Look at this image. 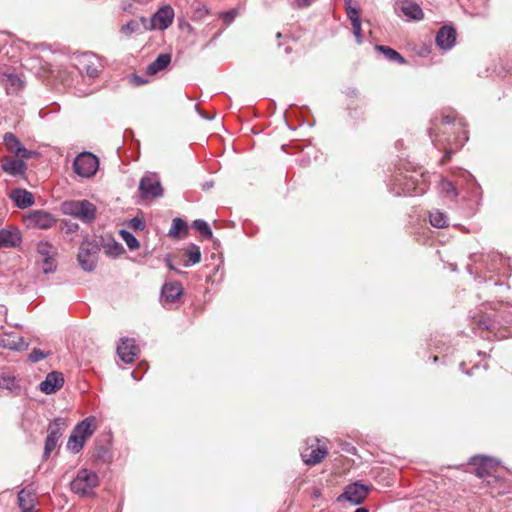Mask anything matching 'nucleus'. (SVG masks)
Masks as SVG:
<instances>
[{
  "instance_id": "1",
  "label": "nucleus",
  "mask_w": 512,
  "mask_h": 512,
  "mask_svg": "<svg viewBox=\"0 0 512 512\" xmlns=\"http://www.w3.org/2000/svg\"><path fill=\"white\" fill-rule=\"evenodd\" d=\"M464 182L467 194L463 196V199L467 201L469 209L466 215L471 217L475 214L480 204L481 188L477 184L475 178L468 171H463L461 178L457 179L456 182L443 179L440 182L439 188L444 197L452 200L459 195V190L464 189Z\"/></svg>"
},
{
  "instance_id": "2",
  "label": "nucleus",
  "mask_w": 512,
  "mask_h": 512,
  "mask_svg": "<svg viewBox=\"0 0 512 512\" xmlns=\"http://www.w3.org/2000/svg\"><path fill=\"white\" fill-rule=\"evenodd\" d=\"M455 117L451 115H445L441 119V126H443L442 135L436 133V128H429V136L432 140V143L438 150H444L445 154L441 158V164L446 163L450 160L451 155L455 153L457 150L462 148L465 142L468 140L467 131L463 130L458 132L453 138H444L443 135L447 133V127L454 125Z\"/></svg>"
},
{
  "instance_id": "3",
  "label": "nucleus",
  "mask_w": 512,
  "mask_h": 512,
  "mask_svg": "<svg viewBox=\"0 0 512 512\" xmlns=\"http://www.w3.org/2000/svg\"><path fill=\"white\" fill-rule=\"evenodd\" d=\"M388 187L395 196H418L426 192L428 185L422 174L415 171L404 173L398 169L390 179Z\"/></svg>"
},
{
  "instance_id": "4",
  "label": "nucleus",
  "mask_w": 512,
  "mask_h": 512,
  "mask_svg": "<svg viewBox=\"0 0 512 512\" xmlns=\"http://www.w3.org/2000/svg\"><path fill=\"white\" fill-rule=\"evenodd\" d=\"M472 264L467 265V270L471 275L482 271L500 273L506 265V260L501 254L495 251L488 253H473L470 255Z\"/></svg>"
},
{
  "instance_id": "5",
  "label": "nucleus",
  "mask_w": 512,
  "mask_h": 512,
  "mask_svg": "<svg viewBox=\"0 0 512 512\" xmlns=\"http://www.w3.org/2000/svg\"><path fill=\"white\" fill-rule=\"evenodd\" d=\"M99 477L92 470L81 468L70 483L71 491L81 497L94 495V490L99 486Z\"/></svg>"
},
{
  "instance_id": "6",
  "label": "nucleus",
  "mask_w": 512,
  "mask_h": 512,
  "mask_svg": "<svg viewBox=\"0 0 512 512\" xmlns=\"http://www.w3.org/2000/svg\"><path fill=\"white\" fill-rule=\"evenodd\" d=\"M62 211L85 224H91L96 219V206L88 200L65 201L62 204Z\"/></svg>"
},
{
  "instance_id": "7",
  "label": "nucleus",
  "mask_w": 512,
  "mask_h": 512,
  "mask_svg": "<svg viewBox=\"0 0 512 512\" xmlns=\"http://www.w3.org/2000/svg\"><path fill=\"white\" fill-rule=\"evenodd\" d=\"M100 246L95 241L85 240L79 247L77 260L80 267L86 272H92L96 268Z\"/></svg>"
},
{
  "instance_id": "8",
  "label": "nucleus",
  "mask_w": 512,
  "mask_h": 512,
  "mask_svg": "<svg viewBox=\"0 0 512 512\" xmlns=\"http://www.w3.org/2000/svg\"><path fill=\"white\" fill-rule=\"evenodd\" d=\"M372 486L360 481L350 483L344 487L342 494L337 497L338 502L347 501L352 505H361L368 497Z\"/></svg>"
},
{
  "instance_id": "9",
  "label": "nucleus",
  "mask_w": 512,
  "mask_h": 512,
  "mask_svg": "<svg viewBox=\"0 0 512 512\" xmlns=\"http://www.w3.org/2000/svg\"><path fill=\"white\" fill-rule=\"evenodd\" d=\"M66 427V421L61 417L55 418L53 421L49 423L47 429L48 434L45 439L44 451L42 455L43 460H48V458L51 455V452L56 448L57 443Z\"/></svg>"
},
{
  "instance_id": "10",
  "label": "nucleus",
  "mask_w": 512,
  "mask_h": 512,
  "mask_svg": "<svg viewBox=\"0 0 512 512\" xmlns=\"http://www.w3.org/2000/svg\"><path fill=\"white\" fill-rule=\"evenodd\" d=\"M98 165V158L90 152L80 153L73 161L74 172L85 178L95 175Z\"/></svg>"
},
{
  "instance_id": "11",
  "label": "nucleus",
  "mask_w": 512,
  "mask_h": 512,
  "mask_svg": "<svg viewBox=\"0 0 512 512\" xmlns=\"http://www.w3.org/2000/svg\"><path fill=\"white\" fill-rule=\"evenodd\" d=\"M139 191L141 197L144 199L158 198L163 195V188L161 186L158 176L154 173H146L139 182Z\"/></svg>"
},
{
  "instance_id": "12",
  "label": "nucleus",
  "mask_w": 512,
  "mask_h": 512,
  "mask_svg": "<svg viewBox=\"0 0 512 512\" xmlns=\"http://www.w3.org/2000/svg\"><path fill=\"white\" fill-rule=\"evenodd\" d=\"M56 218L43 210L31 211L25 218L27 227L35 229H49L56 224Z\"/></svg>"
},
{
  "instance_id": "13",
  "label": "nucleus",
  "mask_w": 512,
  "mask_h": 512,
  "mask_svg": "<svg viewBox=\"0 0 512 512\" xmlns=\"http://www.w3.org/2000/svg\"><path fill=\"white\" fill-rule=\"evenodd\" d=\"M310 441L311 444L301 451V458L305 464L313 466L322 461L327 454V449L319 446V440L317 438L311 439Z\"/></svg>"
},
{
  "instance_id": "14",
  "label": "nucleus",
  "mask_w": 512,
  "mask_h": 512,
  "mask_svg": "<svg viewBox=\"0 0 512 512\" xmlns=\"http://www.w3.org/2000/svg\"><path fill=\"white\" fill-rule=\"evenodd\" d=\"M174 10L170 5L160 7L151 17L148 22H151L154 29L166 30L174 20Z\"/></svg>"
},
{
  "instance_id": "15",
  "label": "nucleus",
  "mask_w": 512,
  "mask_h": 512,
  "mask_svg": "<svg viewBox=\"0 0 512 512\" xmlns=\"http://www.w3.org/2000/svg\"><path fill=\"white\" fill-rule=\"evenodd\" d=\"M139 352L140 349L132 338H122L117 346V354L126 364L134 362Z\"/></svg>"
},
{
  "instance_id": "16",
  "label": "nucleus",
  "mask_w": 512,
  "mask_h": 512,
  "mask_svg": "<svg viewBox=\"0 0 512 512\" xmlns=\"http://www.w3.org/2000/svg\"><path fill=\"white\" fill-rule=\"evenodd\" d=\"M150 30H153V25L151 22H148V18L144 16L138 19H132L120 27V33L125 37H130L133 34L140 35Z\"/></svg>"
},
{
  "instance_id": "17",
  "label": "nucleus",
  "mask_w": 512,
  "mask_h": 512,
  "mask_svg": "<svg viewBox=\"0 0 512 512\" xmlns=\"http://www.w3.org/2000/svg\"><path fill=\"white\" fill-rule=\"evenodd\" d=\"M469 463L475 467V474L480 478L490 476L492 469L497 466L495 459L483 455H475L470 458Z\"/></svg>"
},
{
  "instance_id": "18",
  "label": "nucleus",
  "mask_w": 512,
  "mask_h": 512,
  "mask_svg": "<svg viewBox=\"0 0 512 512\" xmlns=\"http://www.w3.org/2000/svg\"><path fill=\"white\" fill-rule=\"evenodd\" d=\"M21 242V233L17 227L9 226L0 229V249L17 247Z\"/></svg>"
},
{
  "instance_id": "19",
  "label": "nucleus",
  "mask_w": 512,
  "mask_h": 512,
  "mask_svg": "<svg viewBox=\"0 0 512 512\" xmlns=\"http://www.w3.org/2000/svg\"><path fill=\"white\" fill-rule=\"evenodd\" d=\"M18 506L22 512H34V508L37 504L35 498V488L32 485H28L22 488L17 495Z\"/></svg>"
},
{
  "instance_id": "20",
  "label": "nucleus",
  "mask_w": 512,
  "mask_h": 512,
  "mask_svg": "<svg viewBox=\"0 0 512 512\" xmlns=\"http://www.w3.org/2000/svg\"><path fill=\"white\" fill-rule=\"evenodd\" d=\"M456 30L452 26H442L436 34L435 42L442 50H450L456 42Z\"/></svg>"
},
{
  "instance_id": "21",
  "label": "nucleus",
  "mask_w": 512,
  "mask_h": 512,
  "mask_svg": "<svg viewBox=\"0 0 512 512\" xmlns=\"http://www.w3.org/2000/svg\"><path fill=\"white\" fill-rule=\"evenodd\" d=\"M64 385V378L62 373L52 371L47 374L45 379L40 383L39 389L45 394L56 393Z\"/></svg>"
},
{
  "instance_id": "22",
  "label": "nucleus",
  "mask_w": 512,
  "mask_h": 512,
  "mask_svg": "<svg viewBox=\"0 0 512 512\" xmlns=\"http://www.w3.org/2000/svg\"><path fill=\"white\" fill-rule=\"evenodd\" d=\"M0 389H5L13 396H19L22 392L20 379L7 371L0 372Z\"/></svg>"
},
{
  "instance_id": "23",
  "label": "nucleus",
  "mask_w": 512,
  "mask_h": 512,
  "mask_svg": "<svg viewBox=\"0 0 512 512\" xmlns=\"http://www.w3.org/2000/svg\"><path fill=\"white\" fill-rule=\"evenodd\" d=\"M401 13L409 20L420 21L424 18L422 8L413 1L399 0L397 2Z\"/></svg>"
},
{
  "instance_id": "24",
  "label": "nucleus",
  "mask_w": 512,
  "mask_h": 512,
  "mask_svg": "<svg viewBox=\"0 0 512 512\" xmlns=\"http://www.w3.org/2000/svg\"><path fill=\"white\" fill-rule=\"evenodd\" d=\"M183 294L179 282H165L161 288V300L166 303H175Z\"/></svg>"
},
{
  "instance_id": "25",
  "label": "nucleus",
  "mask_w": 512,
  "mask_h": 512,
  "mask_svg": "<svg viewBox=\"0 0 512 512\" xmlns=\"http://www.w3.org/2000/svg\"><path fill=\"white\" fill-rule=\"evenodd\" d=\"M95 417L90 416L77 423L72 430V434L79 437L82 441H87L95 431Z\"/></svg>"
},
{
  "instance_id": "26",
  "label": "nucleus",
  "mask_w": 512,
  "mask_h": 512,
  "mask_svg": "<svg viewBox=\"0 0 512 512\" xmlns=\"http://www.w3.org/2000/svg\"><path fill=\"white\" fill-rule=\"evenodd\" d=\"M10 198L15 206L20 209H25L34 204V196L31 192L22 188H15L10 193Z\"/></svg>"
},
{
  "instance_id": "27",
  "label": "nucleus",
  "mask_w": 512,
  "mask_h": 512,
  "mask_svg": "<svg viewBox=\"0 0 512 512\" xmlns=\"http://www.w3.org/2000/svg\"><path fill=\"white\" fill-rule=\"evenodd\" d=\"M1 168L5 173L13 176L24 175L27 170V165L22 159H6L2 162Z\"/></svg>"
},
{
  "instance_id": "28",
  "label": "nucleus",
  "mask_w": 512,
  "mask_h": 512,
  "mask_svg": "<svg viewBox=\"0 0 512 512\" xmlns=\"http://www.w3.org/2000/svg\"><path fill=\"white\" fill-rule=\"evenodd\" d=\"M171 62V55L168 53H161L157 58L150 63L146 68L148 75H155L158 72L164 70Z\"/></svg>"
},
{
  "instance_id": "29",
  "label": "nucleus",
  "mask_w": 512,
  "mask_h": 512,
  "mask_svg": "<svg viewBox=\"0 0 512 512\" xmlns=\"http://www.w3.org/2000/svg\"><path fill=\"white\" fill-rule=\"evenodd\" d=\"M95 58L92 54H84L81 60V67L79 70L85 72L90 78H95L99 75V68L94 62Z\"/></svg>"
},
{
  "instance_id": "30",
  "label": "nucleus",
  "mask_w": 512,
  "mask_h": 512,
  "mask_svg": "<svg viewBox=\"0 0 512 512\" xmlns=\"http://www.w3.org/2000/svg\"><path fill=\"white\" fill-rule=\"evenodd\" d=\"M1 81L5 85L7 94L17 93L23 86L22 80L12 73H4L1 77Z\"/></svg>"
},
{
  "instance_id": "31",
  "label": "nucleus",
  "mask_w": 512,
  "mask_h": 512,
  "mask_svg": "<svg viewBox=\"0 0 512 512\" xmlns=\"http://www.w3.org/2000/svg\"><path fill=\"white\" fill-rule=\"evenodd\" d=\"M3 141L8 152L18 156L21 151H24V146L20 140L11 132L4 134Z\"/></svg>"
},
{
  "instance_id": "32",
  "label": "nucleus",
  "mask_w": 512,
  "mask_h": 512,
  "mask_svg": "<svg viewBox=\"0 0 512 512\" xmlns=\"http://www.w3.org/2000/svg\"><path fill=\"white\" fill-rule=\"evenodd\" d=\"M375 49L382 53L383 56L390 62H395L401 65L406 63L405 58L399 52L389 46L376 45Z\"/></svg>"
},
{
  "instance_id": "33",
  "label": "nucleus",
  "mask_w": 512,
  "mask_h": 512,
  "mask_svg": "<svg viewBox=\"0 0 512 512\" xmlns=\"http://www.w3.org/2000/svg\"><path fill=\"white\" fill-rule=\"evenodd\" d=\"M92 460L96 464L109 463L112 460L109 448L105 445H96L92 451Z\"/></svg>"
},
{
  "instance_id": "34",
  "label": "nucleus",
  "mask_w": 512,
  "mask_h": 512,
  "mask_svg": "<svg viewBox=\"0 0 512 512\" xmlns=\"http://www.w3.org/2000/svg\"><path fill=\"white\" fill-rule=\"evenodd\" d=\"M429 222L435 228H445L449 225V218L445 212L432 209L429 212Z\"/></svg>"
},
{
  "instance_id": "35",
  "label": "nucleus",
  "mask_w": 512,
  "mask_h": 512,
  "mask_svg": "<svg viewBox=\"0 0 512 512\" xmlns=\"http://www.w3.org/2000/svg\"><path fill=\"white\" fill-rule=\"evenodd\" d=\"M1 345L4 348H8L14 351L25 350L28 344L24 341L23 337H10L1 340Z\"/></svg>"
},
{
  "instance_id": "36",
  "label": "nucleus",
  "mask_w": 512,
  "mask_h": 512,
  "mask_svg": "<svg viewBox=\"0 0 512 512\" xmlns=\"http://www.w3.org/2000/svg\"><path fill=\"white\" fill-rule=\"evenodd\" d=\"M187 232V223L179 217L174 218L172 221L171 228L169 230V236L172 238H179L182 234H186Z\"/></svg>"
},
{
  "instance_id": "37",
  "label": "nucleus",
  "mask_w": 512,
  "mask_h": 512,
  "mask_svg": "<svg viewBox=\"0 0 512 512\" xmlns=\"http://www.w3.org/2000/svg\"><path fill=\"white\" fill-rule=\"evenodd\" d=\"M48 245L47 244H42V245H39L38 247V252L42 255H44V260H43V264H42V271L45 273V274H48V273H52L55 271V265H54V262H53V259L47 255L48 251Z\"/></svg>"
},
{
  "instance_id": "38",
  "label": "nucleus",
  "mask_w": 512,
  "mask_h": 512,
  "mask_svg": "<svg viewBox=\"0 0 512 512\" xmlns=\"http://www.w3.org/2000/svg\"><path fill=\"white\" fill-rule=\"evenodd\" d=\"M105 253L110 257H118L125 252L123 245L116 240L112 239L111 241L105 243L103 245Z\"/></svg>"
},
{
  "instance_id": "39",
  "label": "nucleus",
  "mask_w": 512,
  "mask_h": 512,
  "mask_svg": "<svg viewBox=\"0 0 512 512\" xmlns=\"http://www.w3.org/2000/svg\"><path fill=\"white\" fill-rule=\"evenodd\" d=\"M192 8V20L201 21L209 14V8L201 2H194Z\"/></svg>"
},
{
  "instance_id": "40",
  "label": "nucleus",
  "mask_w": 512,
  "mask_h": 512,
  "mask_svg": "<svg viewBox=\"0 0 512 512\" xmlns=\"http://www.w3.org/2000/svg\"><path fill=\"white\" fill-rule=\"evenodd\" d=\"M192 227L198 231L201 236L205 239H211L213 237L212 230L208 223L202 219L194 220L192 223Z\"/></svg>"
},
{
  "instance_id": "41",
  "label": "nucleus",
  "mask_w": 512,
  "mask_h": 512,
  "mask_svg": "<svg viewBox=\"0 0 512 512\" xmlns=\"http://www.w3.org/2000/svg\"><path fill=\"white\" fill-rule=\"evenodd\" d=\"M185 256L188 258V261L186 263H184L185 267L199 263L201 261L200 248L197 245H192L185 252Z\"/></svg>"
},
{
  "instance_id": "42",
  "label": "nucleus",
  "mask_w": 512,
  "mask_h": 512,
  "mask_svg": "<svg viewBox=\"0 0 512 512\" xmlns=\"http://www.w3.org/2000/svg\"><path fill=\"white\" fill-rule=\"evenodd\" d=\"M85 442L86 441L80 440L78 436L73 435L71 433L69 438H68V441H67V444H66V448H67V450H69L73 454H77V453H79L83 449V446H84Z\"/></svg>"
},
{
  "instance_id": "43",
  "label": "nucleus",
  "mask_w": 512,
  "mask_h": 512,
  "mask_svg": "<svg viewBox=\"0 0 512 512\" xmlns=\"http://www.w3.org/2000/svg\"><path fill=\"white\" fill-rule=\"evenodd\" d=\"M495 328H496L495 321L493 319H491L490 317L485 316V317H482L477 322V327H473V331H474V333H476L477 330L492 332L493 330H495Z\"/></svg>"
},
{
  "instance_id": "44",
  "label": "nucleus",
  "mask_w": 512,
  "mask_h": 512,
  "mask_svg": "<svg viewBox=\"0 0 512 512\" xmlns=\"http://www.w3.org/2000/svg\"><path fill=\"white\" fill-rule=\"evenodd\" d=\"M120 236L123 239V241L126 243L129 249L135 250L138 249L140 244L137 238L129 231L126 230H120Z\"/></svg>"
},
{
  "instance_id": "45",
  "label": "nucleus",
  "mask_w": 512,
  "mask_h": 512,
  "mask_svg": "<svg viewBox=\"0 0 512 512\" xmlns=\"http://www.w3.org/2000/svg\"><path fill=\"white\" fill-rule=\"evenodd\" d=\"M345 10L347 17L351 21V24L353 23V20H361L360 19V10L357 7L352 6V0H345Z\"/></svg>"
},
{
  "instance_id": "46",
  "label": "nucleus",
  "mask_w": 512,
  "mask_h": 512,
  "mask_svg": "<svg viewBox=\"0 0 512 512\" xmlns=\"http://www.w3.org/2000/svg\"><path fill=\"white\" fill-rule=\"evenodd\" d=\"M353 28V34L355 36L357 44L363 43V36H362V28H361V20H353V23L351 24Z\"/></svg>"
},
{
  "instance_id": "47",
  "label": "nucleus",
  "mask_w": 512,
  "mask_h": 512,
  "mask_svg": "<svg viewBox=\"0 0 512 512\" xmlns=\"http://www.w3.org/2000/svg\"><path fill=\"white\" fill-rule=\"evenodd\" d=\"M128 226L134 231H143L146 225L142 218L134 217L129 220Z\"/></svg>"
},
{
  "instance_id": "48",
  "label": "nucleus",
  "mask_w": 512,
  "mask_h": 512,
  "mask_svg": "<svg viewBox=\"0 0 512 512\" xmlns=\"http://www.w3.org/2000/svg\"><path fill=\"white\" fill-rule=\"evenodd\" d=\"M48 354L44 353L42 350L34 348L32 352L29 354V361L31 363H37L47 357Z\"/></svg>"
},
{
  "instance_id": "49",
  "label": "nucleus",
  "mask_w": 512,
  "mask_h": 512,
  "mask_svg": "<svg viewBox=\"0 0 512 512\" xmlns=\"http://www.w3.org/2000/svg\"><path fill=\"white\" fill-rule=\"evenodd\" d=\"M236 15H237V11L235 9H231V10L222 12L220 14V18L224 21V23L226 25H230L234 21Z\"/></svg>"
},
{
  "instance_id": "50",
  "label": "nucleus",
  "mask_w": 512,
  "mask_h": 512,
  "mask_svg": "<svg viewBox=\"0 0 512 512\" xmlns=\"http://www.w3.org/2000/svg\"><path fill=\"white\" fill-rule=\"evenodd\" d=\"M316 0H291L290 4L293 8L305 9L310 7Z\"/></svg>"
},
{
  "instance_id": "51",
  "label": "nucleus",
  "mask_w": 512,
  "mask_h": 512,
  "mask_svg": "<svg viewBox=\"0 0 512 512\" xmlns=\"http://www.w3.org/2000/svg\"><path fill=\"white\" fill-rule=\"evenodd\" d=\"M36 155L37 153L35 151L28 150L24 147V151H21V153L17 157H19V159H22V161L25 162V160L31 159Z\"/></svg>"
},
{
  "instance_id": "52",
  "label": "nucleus",
  "mask_w": 512,
  "mask_h": 512,
  "mask_svg": "<svg viewBox=\"0 0 512 512\" xmlns=\"http://www.w3.org/2000/svg\"><path fill=\"white\" fill-rule=\"evenodd\" d=\"M164 262L166 264V266L168 267L169 270L171 271H174L175 273L177 274H182L183 272L181 270H179L176 266H174V264L172 263V260H171V256L170 255H166L165 258H164Z\"/></svg>"
},
{
  "instance_id": "53",
  "label": "nucleus",
  "mask_w": 512,
  "mask_h": 512,
  "mask_svg": "<svg viewBox=\"0 0 512 512\" xmlns=\"http://www.w3.org/2000/svg\"><path fill=\"white\" fill-rule=\"evenodd\" d=\"M65 227L67 233H74L79 229L78 223L72 221H65Z\"/></svg>"
},
{
  "instance_id": "54",
  "label": "nucleus",
  "mask_w": 512,
  "mask_h": 512,
  "mask_svg": "<svg viewBox=\"0 0 512 512\" xmlns=\"http://www.w3.org/2000/svg\"><path fill=\"white\" fill-rule=\"evenodd\" d=\"M342 451L349 453V454H355L356 448L350 443H344L342 445Z\"/></svg>"
},
{
  "instance_id": "55",
  "label": "nucleus",
  "mask_w": 512,
  "mask_h": 512,
  "mask_svg": "<svg viewBox=\"0 0 512 512\" xmlns=\"http://www.w3.org/2000/svg\"><path fill=\"white\" fill-rule=\"evenodd\" d=\"M135 83H136L137 85H141V84L146 83V80H145V79H143V78H141V77H139V76H135Z\"/></svg>"
},
{
  "instance_id": "56",
  "label": "nucleus",
  "mask_w": 512,
  "mask_h": 512,
  "mask_svg": "<svg viewBox=\"0 0 512 512\" xmlns=\"http://www.w3.org/2000/svg\"><path fill=\"white\" fill-rule=\"evenodd\" d=\"M464 366H465V363H464V362H461V363H460V366H459V367H460V370H461L463 373L467 374V375H472V373H471L470 371H466V370L464 369Z\"/></svg>"
},
{
  "instance_id": "57",
  "label": "nucleus",
  "mask_w": 512,
  "mask_h": 512,
  "mask_svg": "<svg viewBox=\"0 0 512 512\" xmlns=\"http://www.w3.org/2000/svg\"><path fill=\"white\" fill-rule=\"evenodd\" d=\"M354 512H369V510L365 507H359Z\"/></svg>"
},
{
  "instance_id": "58",
  "label": "nucleus",
  "mask_w": 512,
  "mask_h": 512,
  "mask_svg": "<svg viewBox=\"0 0 512 512\" xmlns=\"http://www.w3.org/2000/svg\"><path fill=\"white\" fill-rule=\"evenodd\" d=\"M131 375H132V376H133V378H134L135 380H137V381L141 379V377L136 376V371H133V372L131 373Z\"/></svg>"
},
{
  "instance_id": "59",
  "label": "nucleus",
  "mask_w": 512,
  "mask_h": 512,
  "mask_svg": "<svg viewBox=\"0 0 512 512\" xmlns=\"http://www.w3.org/2000/svg\"><path fill=\"white\" fill-rule=\"evenodd\" d=\"M209 187H212V183H209V182H206L204 185H203V188L204 189H207Z\"/></svg>"
},
{
  "instance_id": "60",
  "label": "nucleus",
  "mask_w": 512,
  "mask_h": 512,
  "mask_svg": "<svg viewBox=\"0 0 512 512\" xmlns=\"http://www.w3.org/2000/svg\"><path fill=\"white\" fill-rule=\"evenodd\" d=\"M282 36L280 32L277 33L276 37L279 39Z\"/></svg>"
},
{
  "instance_id": "61",
  "label": "nucleus",
  "mask_w": 512,
  "mask_h": 512,
  "mask_svg": "<svg viewBox=\"0 0 512 512\" xmlns=\"http://www.w3.org/2000/svg\"><path fill=\"white\" fill-rule=\"evenodd\" d=\"M202 118H206V119H210L208 116L204 115L203 113L201 114Z\"/></svg>"
},
{
  "instance_id": "62",
  "label": "nucleus",
  "mask_w": 512,
  "mask_h": 512,
  "mask_svg": "<svg viewBox=\"0 0 512 512\" xmlns=\"http://www.w3.org/2000/svg\"><path fill=\"white\" fill-rule=\"evenodd\" d=\"M401 144H402V142H401V141H397V142H396V145H397V146H401Z\"/></svg>"
},
{
  "instance_id": "63",
  "label": "nucleus",
  "mask_w": 512,
  "mask_h": 512,
  "mask_svg": "<svg viewBox=\"0 0 512 512\" xmlns=\"http://www.w3.org/2000/svg\"><path fill=\"white\" fill-rule=\"evenodd\" d=\"M438 360V357L437 356H434L433 357V361L436 362Z\"/></svg>"
},
{
  "instance_id": "64",
  "label": "nucleus",
  "mask_w": 512,
  "mask_h": 512,
  "mask_svg": "<svg viewBox=\"0 0 512 512\" xmlns=\"http://www.w3.org/2000/svg\"><path fill=\"white\" fill-rule=\"evenodd\" d=\"M289 51H290V48H286V49H285V52H286V53H289Z\"/></svg>"
}]
</instances>
